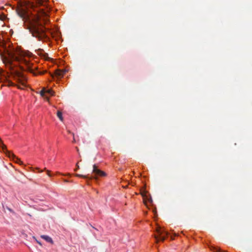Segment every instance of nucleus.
<instances>
[{
	"instance_id": "1",
	"label": "nucleus",
	"mask_w": 252,
	"mask_h": 252,
	"mask_svg": "<svg viewBox=\"0 0 252 252\" xmlns=\"http://www.w3.org/2000/svg\"><path fill=\"white\" fill-rule=\"evenodd\" d=\"M23 20L27 23V29L33 37L41 40L46 38L45 28L40 22L41 17H47L48 14L42 10L40 15L34 17L29 16L24 11L18 13Z\"/></svg>"
},
{
	"instance_id": "2",
	"label": "nucleus",
	"mask_w": 252,
	"mask_h": 252,
	"mask_svg": "<svg viewBox=\"0 0 252 252\" xmlns=\"http://www.w3.org/2000/svg\"><path fill=\"white\" fill-rule=\"evenodd\" d=\"M5 61L8 63L11 64L14 61H16L20 64H24L26 66L25 68L23 66H20L21 68L23 70H27L33 74L34 75H37V73L34 71V69L36 67L32 68V64L25 58L24 55L22 53H20L18 56H16L15 54L11 52H7V57L4 58ZM44 72H38L39 74H43Z\"/></svg>"
},
{
	"instance_id": "3",
	"label": "nucleus",
	"mask_w": 252,
	"mask_h": 252,
	"mask_svg": "<svg viewBox=\"0 0 252 252\" xmlns=\"http://www.w3.org/2000/svg\"><path fill=\"white\" fill-rule=\"evenodd\" d=\"M0 147H1L2 150L6 153L7 156L12 159L16 163H17L19 164H23V162L18 158L15 155H14L13 153L8 151L6 149V146L2 143V142L0 140Z\"/></svg>"
},
{
	"instance_id": "4",
	"label": "nucleus",
	"mask_w": 252,
	"mask_h": 252,
	"mask_svg": "<svg viewBox=\"0 0 252 252\" xmlns=\"http://www.w3.org/2000/svg\"><path fill=\"white\" fill-rule=\"evenodd\" d=\"M158 236H155V239L157 242H158L159 240L161 241H164L166 237L168 235V233L164 230H161L159 227H158L156 230Z\"/></svg>"
},
{
	"instance_id": "5",
	"label": "nucleus",
	"mask_w": 252,
	"mask_h": 252,
	"mask_svg": "<svg viewBox=\"0 0 252 252\" xmlns=\"http://www.w3.org/2000/svg\"><path fill=\"white\" fill-rule=\"evenodd\" d=\"M92 172L94 175L89 177L90 180L93 178L97 179V176L104 177L106 175L104 172L98 169L97 168V166L95 164L93 165V170Z\"/></svg>"
},
{
	"instance_id": "6",
	"label": "nucleus",
	"mask_w": 252,
	"mask_h": 252,
	"mask_svg": "<svg viewBox=\"0 0 252 252\" xmlns=\"http://www.w3.org/2000/svg\"><path fill=\"white\" fill-rule=\"evenodd\" d=\"M65 72L66 70H65L57 69L55 71V74L57 77L59 78H62L63 77Z\"/></svg>"
},
{
	"instance_id": "7",
	"label": "nucleus",
	"mask_w": 252,
	"mask_h": 252,
	"mask_svg": "<svg viewBox=\"0 0 252 252\" xmlns=\"http://www.w3.org/2000/svg\"><path fill=\"white\" fill-rule=\"evenodd\" d=\"M41 237L44 240H45L46 241L51 244H53V241L52 239L49 236L43 235L41 236Z\"/></svg>"
},
{
	"instance_id": "8",
	"label": "nucleus",
	"mask_w": 252,
	"mask_h": 252,
	"mask_svg": "<svg viewBox=\"0 0 252 252\" xmlns=\"http://www.w3.org/2000/svg\"><path fill=\"white\" fill-rule=\"evenodd\" d=\"M48 0H35L36 4L38 5H43L45 6L46 5V3L47 2Z\"/></svg>"
},
{
	"instance_id": "9",
	"label": "nucleus",
	"mask_w": 252,
	"mask_h": 252,
	"mask_svg": "<svg viewBox=\"0 0 252 252\" xmlns=\"http://www.w3.org/2000/svg\"><path fill=\"white\" fill-rule=\"evenodd\" d=\"M46 94V90L45 88H43L40 92V95L45 99L48 100L49 97L48 96L45 94Z\"/></svg>"
},
{
	"instance_id": "10",
	"label": "nucleus",
	"mask_w": 252,
	"mask_h": 252,
	"mask_svg": "<svg viewBox=\"0 0 252 252\" xmlns=\"http://www.w3.org/2000/svg\"><path fill=\"white\" fill-rule=\"evenodd\" d=\"M57 115L59 119L62 121L63 122V113L62 111H57Z\"/></svg>"
},
{
	"instance_id": "11",
	"label": "nucleus",
	"mask_w": 252,
	"mask_h": 252,
	"mask_svg": "<svg viewBox=\"0 0 252 252\" xmlns=\"http://www.w3.org/2000/svg\"><path fill=\"white\" fill-rule=\"evenodd\" d=\"M75 176L77 177H82V178H83L85 179H89V177L87 175H81V174H75Z\"/></svg>"
},
{
	"instance_id": "12",
	"label": "nucleus",
	"mask_w": 252,
	"mask_h": 252,
	"mask_svg": "<svg viewBox=\"0 0 252 252\" xmlns=\"http://www.w3.org/2000/svg\"><path fill=\"white\" fill-rule=\"evenodd\" d=\"M46 93L50 95H53L54 94V92L51 90H48L46 91Z\"/></svg>"
},
{
	"instance_id": "13",
	"label": "nucleus",
	"mask_w": 252,
	"mask_h": 252,
	"mask_svg": "<svg viewBox=\"0 0 252 252\" xmlns=\"http://www.w3.org/2000/svg\"><path fill=\"white\" fill-rule=\"evenodd\" d=\"M141 194L143 197H144L146 196V192L145 190L141 191Z\"/></svg>"
},
{
	"instance_id": "14",
	"label": "nucleus",
	"mask_w": 252,
	"mask_h": 252,
	"mask_svg": "<svg viewBox=\"0 0 252 252\" xmlns=\"http://www.w3.org/2000/svg\"><path fill=\"white\" fill-rule=\"evenodd\" d=\"M33 239H34L36 241V242L38 244H39L40 245H41V243L38 241L37 240H36V239L34 237H33Z\"/></svg>"
},
{
	"instance_id": "15",
	"label": "nucleus",
	"mask_w": 252,
	"mask_h": 252,
	"mask_svg": "<svg viewBox=\"0 0 252 252\" xmlns=\"http://www.w3.org/2000/svg\"><path fill=\"white\" fill-rule=\"evenodd\" d=\"M72 135H73V137L72 142L73 143H75L76 142V140H75V137H74V134L72 133Z\"/></svg>"
},
{
	"instance_id": "16",
	"label": "nucleus",
	"mask_w": 252,
	"mask_h": 252,
	"mask_svg": "<svg viewBox=\"0 0 252 252\" xmlns=\"http://www.w3.org/2000/svg\"><path fill=\"white\" fill-rule=\"evenodd\" d=\"M47 175H48L49 176H50V177H51V174H50V171H49V170H47Z\"/></svg>"
},
{
	"instance_id": "17",
	"label": "nucleus",
	"mask_w": 252,
	"mask_h": 252,
	"mask_svg": "<svg viewBox=\"0 0 252 252\" xmlns=\"http://www.w3.org/2000/svg\"><path fill=\"white\" fill-rule=\"evenodd\" d=\"M76 167L77 168L75 169V171L79 168V166L78 165V163L76 164Z\"/></svg>"
},
{
	"instance_id": "18",
	"label": "nucleus",
	"mask_w": 252,
	"mask_h": 252,
	"mask_svg": "<svg viewBox=\"0 0 252 252\" xmlns=\"http://www.w3.org/2000/svg\"><path fill=\"white\" fill-rule=\"evenodd\" d=\"M67 132H68V133H70V134H72V133H72V132L70 131V130H67Z\"/></svg>"
},
{
	"instance_id": "19",
	"label": "nucleus",
	"mask_w": 252,
	"mask_h": 252,
	"mask_svg": "<svg viewBox=\"0 0 252 252\" xmlns=\"http://www.w3.org/2000/svg\"><path fill=\"white\" fill-rule=\"evenodd\" d=\"M64 182H68V181H67V180H64Z\"/></svg>"
},
{
	"instance_id": "20",
	"label": "nucleus",
	"mask_w": 252,
	"mask_h": 252,
	"mask_svg": "<svg viewBox=\"0 0 252 252\" xmlns=\"http://www.w3.org/2000/svg\"><path fill=\"white\" fill-rule=\"evenodd\" d=\"M28 215H29V216L31 217V215L30 214H28Z\"/></svg>"
},
{
	"instance_id": "21",
	"label": "nucleus",
	"mask_w": 252,
	"mask_h": 252,
	"mask_svg": "<svg viewBox=\"0 0 252 252\" xmlns=\"http://www.w3.org/2000/svg\"><path fill=\"white\" fill-rule=\"evenodd\" d=\"M42 171H43L42 170H41V171H40L39 172H42Z\"/></svg>"
}]
</instances>
